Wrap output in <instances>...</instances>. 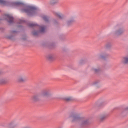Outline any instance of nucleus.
<instances>
[{"label": "nucleus", "instance_id": "1", "mask_svg": "<svg viewBox=\"0 0 128 128\" xmlns=\"http://www.w3.org/2000/svg\"><path fill=\"white\" fill-rule=\"evenodd\" d=\"M10 6L14 8H16V6H20L21 8V11L22 12H25L27 14L28 16H36L38 14V10L36 8L32 6H26L22 5V2L20 1H16L12 2L10 4Z\"/></svg>", "mask_w": 128, "mask_h": 128}, {"label": "nucleus", "instance_id": "2", "mask_svg": "<svg viewBox=\"0 0 128 128\" xmlns=\"http://www.w3.org/2000/svg\"><path fill=\"white\" fill-rule=\"evenodd\" d=\"M52 96V93L50 90H45L42 92L40 94L35 95L32 97L31 100L33 102H40L44 98H48V96Z\"/></svg>", "mask_w": 128, "mask_h": 128}, {"label": "nucleus", "instance_id": "3", "mask_svg": "<svg viewBox=\"0 0 128 128\" xmlns=\"http://www.w3.org/2000/svg\"><path fill=\"white\" fill-rule=\"evenodd\" d=\"M124 30L118 26H116L113 28L112 31V34L114 36H120L124 34Z\"/></svg>", "mask_w": 128, "mask_h": 128}, {"label": "nucleus", "instance_id": "4", "mask_svg": "<svg viewBox=\"0 0 128 128\" xmlns=\"http://www.w3.org/2000/svg\"><path fill=\"white\" fill-rule=\"evenodd\" d=\"M70 118L72 122H74L80 121V122H82V124H88L87 120H82V119L80 118L75 114H70Z\"/></svg>", "mask_w": 128, "mask_h": 128}, {"label": "nucleus", "instance_id": "5", "mask_svg": "<svg viewBox=\"0 0 128 128\" xmlns=\"http://www.w3.org/2000/svg\"><path fill=\"white\" fill-rule=\"evenodd\" d=\"M27 80L28 78L24 74L19 75L16 78V80L18 82H24Z\"/></svg>", "mask_w": 128, "mask_h": 128}, {"label": "nucleus", "instance_id": "6", "mask_svg": "<svg viewBox=\"0 0 128 128\" xmlns=\"http://www.w3.org/2000/svg\"><path fill=\"white\" fill-rule=\"evenodd\" d=\"M16 126V121H12L10 122L7 126L8 128H15Z\"/></svg>", "mask_w": 128, "mask_h": 128}, {"label": "nucleus", "instance_id": "7", "mask_svg": "<svg viewBox=\"0 0 128 128\" xmlns=\"http://www.w3.org/2000/svg\"><path fill=\"white\" fill-rule=\"evenodd\" d=\"M5 17L10 24H12V22H13L14 18H12V16H10V14H7L5 16Z\"/></svg>", "mask_w": 128, "mask_h": 128}, {"label": "nucleus", "instance_id": "8", "mask_svg": "<svg viewBox=\"0 0 128 128\" xmlns=\"http://www.w3.org/2000/svg\"><path fill=\"white\" fill-rule=\"evenodd\" d=\"M46 58L48 60H56V56L52 54L48 55Z\"/></svg>", "mask_w": 128, "mask_h": 128}, {"label": "nucleus", "instance_id": "9", "mask_svg": "<svg viewBox=\"0 0 128 128\" xmlns=\"http://www.w3.org/2000/svg\"><path fill=\"white\" fill-rule=\"evenodd\" d=\"M74 22V18H70L68 21L66 22V24L68 26H72V24Z\"/></svg>", "mask_w": 128, "mask_h": 128}, {"label": "nucleus", "instance_id": "10", "mask_svg": "<svg viewBox=\"0 0 128 128\" xmlns=\"http://www.w3.org/2000/svg\"><path fill=\"white\" fill-rule=\"evenodd\" d=\"M108 56V54H106V52H102L99 54L98 56L101 58H104Z\"/></svg>", "mask_w": 128, "mask_h": 128}, {"label": "nucleus", "instance_id": "11", "mask_svg": "<svg viewBox=\"0 0 128 128\" xmlns=\"http://www.w3.org/2000/svg\"><path fill=\"white\" fill-rule=\"evenodd\" d=\"M122 64H128V56H124L122 60Z\"/></svg>", "mask_w": 128, "mask_h": 128}, {"label": "nucleus", "instance_id": "12", "mask_svg": "<svg viewBox=\"0 0 128 128\" xmlns=\"http://www.w3.org/2000/svg\"><path fill=\"white\" fill-rule=\"evenodd\" d=\"M0 4H2V6H8L10 4V2L4 0H0Z\"/></svg>", "mask_w": 128, "mask_h": 128}, {"label": "nucleus", "instance_id": "13", "mask_svg": "<svg viewBox=\"0 0 128 128\" xmlns=\"http://www.w3.org/2000/svg\"><path fill=\"white\" fill-rule=\"evenodd\" d=\"M8 80L6 78H0V84H6L8 82Z\"/></svg>", "mask_w": 128, "mask_h": 128}, {"label": "nucleus", "instance_id": "14", "mask_svg": "<svg viewBox=\"0 0 128 128\" xmlns=\"http://www.w3.org/2000/svg\"><path fill=\"white\" fill-rule=\"evenodd\" d=\"M106 118V114H102L100 116V120L101 121L104 120Z\"/></svg>", "mask_w": 128, "mask_h": 128}, {"label": "nucleus", "instance_id": "15", "mask_svg": "<svg viewBox=\"0 0 128 128\" xmlns=\"http://www.w3.org/2000/svg\"><path fill=\"white\" fill-rule=\"evenodd\" d=\"M41 16L45 22H48V16L46 15H42Z\"/></svg>", "mask_w": 128, "mask_h": 128}, {"label": "nucleus", "instance_id": "16", "mask_svg": "<svg viewBox=\"0 0 128 128\" xmlns=\"http://www.w3.org/2000/svg\"><path fill=\"white\" fill-rule=\"evenodd\" d=\"M40 32H44L46 30V28L42 26H39Z\"/></svg>", "mask_w": 128, "mask_h": 128}, {"label": "nucleus", "instance_id": "17", "mask_svg": "<svg viewBox=\"0 0 128 128\" xmlns=\"http://www.w3.org/2000/svg\"><path fill=\"white\" fill-rule=\"evenodd\" d=\"M92 72H100V68H92Z\"/></svg>", "mask_w": 128, "mask_h": 128}, {"label": "nucleus", "instance_id": "18", "mask_svg": "<svg viewBox=\"0 0 128 128\" xmlns=\"http://www.w3.org/2000/svg\"><path fill=\"white\" fill-rule=\"evenodd\" d=\"M56 16H58V18H62V14H60V13H56Z\"/></svg>", "mask_w": 128, "mask_h": 128}, {"label": "nucleus", "instance_id": "19", "mask_svg": "<svg viewBox=\"0 0 128 128\" xmlns=\"http://www.w3.org/2000/svg\"><path fill=\"white\" fill-rule=\"evenodd\" d=\"M65 100L66 102H70V100H72V97H66Z\"/></svg>", "mask_w": 128, "mask_h": 128}, {"label": "nucleus", "instance_id": "20", "mask_svg": "<svg viewBox=\"0 0 128 128\" xmlns=\"http://www.w3.org/2000/svg\"><path fill=\"white\" fill-rule=\"evenodd\" d=\"M36 26V23H30L29 24V26L32 27V26Z\"/></svg>", "mask_w": 128, "mask_h": 128}, {"label": "nucleus", "instance_id": "21", "mask_svg": "<svg viewBox=\"0 0 128 128\" xmlns=\"http://www.w3.org/2000/svg\"><path fill=\"white\" fill-rule=\"evenodd\" d=\"M32 34H33L34 36H36V34H38V32H32Z\"/></svg>", "mask_w": 128, "mask_h": 128}, {"label": "nucleus", "instance_id": "22", "mask_svg": "<svg viewBox=\"0 0 128 128\" xmlns=\"http://www.w3.org/2000/svg\"><path fill=\"white\" fill-rule=\"evenodd\" d=\"M14 32H16V31H12V34H14Z\"/></svg>", "mask_w": 128, "mask_h": 128}, {"label": "nucleus", "instance_id": "23", "mask_svg": "<svg viewBox=\"0 0 128 128\" xmlns=\"http://www.w3.org/2000/svg\"><path fill=\"white\" fill-rule=\"evenodd\" d=\"M2 72V70H0V74H1Z\"/></svg>", "mask_w": 128, "mask_h": 128}, {"label": "nucleus", "instance_id": "24", "mask_svg": "<svg viewBox=\"0 0 128 128\" xmlns=\"http://www.w3.org/2000/svg\"><path fill=\"white\" fill-rule=\"evenodd\" d=\"M8 38H12V37H8Z\"/></svg>", "mask_w": 128, "mask_h": 128}]
</instances>
